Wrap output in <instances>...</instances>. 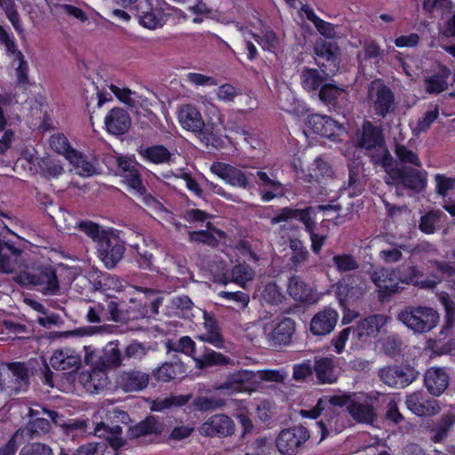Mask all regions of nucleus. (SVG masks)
Instances as JSON below:
<instances>
[{"label": "nucleus", "instance_id": "1", "mask_svg": "<svg viewBox=\"0 0 455 455\" xmlns=\"http://www.w3.org/2000/svg\"><path fill=\"white\" fill-rule=\"evenodd\" d=\"M13 280L26 287H34L44 295H55L60 291L56 269L52 265H36L18 273Z\"/></svg>", "mask_w": 455, "mask_h": 455}, {"label": "nucleus", "instance_id": "2", "mask_svg": "<svg viewBox=\"0 0 455 455\" xmlns=\"http://www.w3.org/2000/svg\"><path fill=\"white\" fill-rule=\"evenodd\" d=\"M29 386V370L24 363H0V391L8 395L25 392Z\"/></svg>", "mask_w": 455, "mask_h": 455}, {"label": "nucleus", "instance_id": "3", "mask_svg": "<svg viewBox=\"0 0 455 455\" xmlns=\"http://www.w3.org/2000/svg\"><path fill=\"white\" fill-rule=\"evenodd\" d=\"M397 319L416 334L433 330L439 323V314L428 307H407L397 314Z\"/></svg>", "mask_w": 455, "mask_h": 455}, {"label": "nucleus", "instance_id": "4", "mask_svg": "<svg viewBox=\"0 0 455 455\" xmlns=\"http://www.w3.org/2000/svg\"><path fill=\"white\" fill-rule=\"evenodd\" d=\"M355 146L368 151L372 164L375 157L380 158L384 152H389L381 128L373 125L370 121H364L362 128L356 132Z\"/></svg>", "mask_w": 455, "mask_h": 455}, {"label": "nucleus", "instance_id": "5", "mask_svg": "<svg viewBox=\"0 0 455 455\" xmlns=\"http://www.w3.org/2000/svg\"><path fill=\"white\" fill-rule=\"evenodd\" d=\"M84 351L85 363L106 372L123 365L124 357L116 342H109L100 355H97L96 350L91 347H84Z\"/></svg>", "mask_w": 455, "mask_h": 455}, {"label": "nucleus", "instance_id": "6", "mask_svg": "<svg viewBox=\"0 0 455 455\" xmlns=\"http://www.w3.org/2000/svg\"><path fill=\"white\" fill-rule=\"evenodd\" d=\"M309 437L308 430L305 427L298 425L282 430L275 439V443L282 454L295 455Z\"/></svg>", "mask_w": 455, "mask_h": 455}, {"label": "nucleus", "instance_id": "7", "mask_svg": "<svg viewBox=\"0 0 455 455\" xmlns=\"http://www.w3.org/2000/svg\"><path fill=\"white\" fill-rule=\"evenodd\" d=\"M419 372L411 365H388L378 371L379 379L386 385L403 388L418 379Z\"/></svg>", "mask_w": 455, "mask_h": 455}, {"label": "nucleus", "instance_id": "8", "mask_svg": "<svg viewBox=\"0 0 455 455\" xmlns=\"http://www.w3.org/2000/svg\"><path fill=\"white\" fill-rule=\"evenodd\" d=\"M368 100L375 114L381 117L395 109V96L392 91L380 81H373L368 88Z\"/></svg>", "mask_w": 455, "mask_h": 455}, {"label": "nucleus", "instance_id": "9", "mask_svg": "<svg viewBox=\"0 0 455 455\" xmlns=\"http://www.w3.org/2000/svg\"><path fill=\"white\" fill-rule=\"evenodd\" d=\"M377 403L375 398L355 395L347 412L356 423L371 425L378 418Z\"/></svg>", "mask_w": 455, "mask_h": 455}, {"label": "nucleus", "instance_id": "10", "mask_svg": "<svg viewBox=\"0 0 455 455\" xmlns=\"http://www.w3.org/2000/svg\"><path fill=\"white\" fill-rule=\"evenodd\" d=\"M314 52L317 65L324 69V72L331 75L337 72L339 49L336 43L320 38L315 43Z\"/></svg>", "mask_w": 455, "mask_h": 455}, {"label": "nucleus", "instance_id": "11", "mask_svg": "<svg viewBox=\"0 0 455 455\" xmlns=\"http://www.w3.org/2000/svg\"><path fill=\"white\" fill-rule=\"evenodd\" d=\"M366 283L358 273L347 275L337 283V293L342 303H354L366 292Z\"/></svg>", "mask_w": 455, "mask_h": 455}, {"label": "nucleus", "instance_id": "12", "mask_svg": "<svg viewBox=\"0 0 455 455\" xmlns=\"http://www.w3.org/2000/svg\"><path fill=\"white\" fill-rule=\"evenodd\" d=\"M100 259L108 268H113L122 259L125 247L120 238L108 233L97 245Z\"/></svg>", "mask_w": 455, "mask_h": 455}, {"label": "nucleus", "instance_id": "13", "mask_svg": "<svg viewBox=\"0 0 455 455\" xmlns=\"http://www.w3.org/2000/svg\"><path fill=\"white\" fill-rule=\"evenodd\" d=\"M211 171L230 185L243 189H251L250 179L255 177L252 172H243L240 169L224 163H213Z\"/></svg>", "mask_w": 455, "mask_h": 455}, {"label": "nucleus", "instance_id": "14", "mask_svg": "<svg viewBox=\"0 0 455 455\" xmlns=\"http://www.w3.org/2000/svg\"><path fill=\"white\" fill-rule=\"evenodd\" d=\"M235 425L226 414H215L210 417L199 427V433L208 437H227L234 435Z\"/></svg>", "mask_w": 455, "mask_h": 455}, {"label": "nucleus", "instance_id": "15", "mask_svg": "<svg viewBox=\"0 0 455 455\" xmlns=\"http://www.w3.org/2000/svg\"><path fill=\"white\" fill-rule=\"evenodd\" d=\"M150 382L149 373L138 369L118 372L116 383L125 393L140 392L146 389Z\"/></svg>", "mask_w": 455, "mask_h": 455}, {"label": "nucleus", "instance_id": "16", "mask_svg": "<svg viewBox=\"0 0 455 455\" xmlns=\"http://www.w3.org/2000/svg\"><path fill=\"white\" fill-rule=\"evenodd\" d=\"M256 372L248 370H241L229 374L226 380L214 386V390L223 395H231L235 393L247 390V385L253 382Z\"/></svg>", "mask_w": 455, "mask_h": 455}, {"label": "nucleus", "instance_id": "17", "mask_svg": "<svg viewBox=\"0 0 455 455\" xmlns=\"http://www.w3.org/2000/svg\"><path fill=\"white\" fill-rule=\"evenodd\" d=\"M405 403L410 411L418 416H432L441 411L438 402L427 397L422 391L411 393L406 396Z\"/></svg>", "mask_w": 455, "mask_h": 455}, {"label": "nucleus", "instance_id": "18", "mask_svg": "<svg viewBox=\"0 0 455 455\" xmlns=\"http://www.w3.org/2000/svg\"><path fill=\"white\" fill-rule=\"evenodd\" d=\"M179 122L184 129L192 132H200L205 143L207 145L210 143V138L203 132L204 122L201 113L195 106L189 104L181 106L179 110Z\"/></svg>", "mask_w": 455, "mask_h": 455}, {"label": "nucleus", "instance_id": "19", "mask_svg": "<svg viewBox=\"0 0 455 455\" xmlns=\"http://www.w3.org/2000/svg\"><path fill=\"white\" fill-rule=\"evenodd\" d=\"M287 292L296 301L314 304L318 300L317 294L300 276L291 275L288 279Z\"/></svg>", "mask_w": 455, "mask_h": 455}, {"label": "nucleus", "instance_id": "20", "mask_svg": "<svg viewBox=\"0 0 455 455\" xmlns=\"http://www.w3.org/2000/svg\"><path fill=\"white\" fill-rule=\"evenodd\" d=\"M263 329L271 345H287L291 342L295 331V323L292 319L287 317L277 323L274 329L268 328L267 324H265Z\"/></svg>", "mask_w": 455, "mask_h": 455}, {"label": "nucleus", "instance_id": "21", "mask_svg": "<svg viewBox=\"0 0 455 455\" xmlns=\"http://www.w3.org/2000/svg\"><path fill=\"white\" fill-rule=\"evenodd\" d=\"M450 375L446 369L441 367H431L424 375V385L427 391L435 395H441L448 387Z\"/></svg>", "mask_w": 455, "mask_h": 455}, {"label": "nucleus", "instance_id": "22", "mask_svg": "<svg viewBox=\"0 0 455 455\" xmlns=\"http://www.w3.org/2000/svg\"><path fill=\"white\" fill-rule=\"evenodd\" d=\"M314 372L319 384L336 383L339 375L338 363L331 357L315 358Z\"/></svg>", "mask_w": 455, "mask_h": 455}, {"label": "nucleus", "instance_id": "23", "mask_svg": "<svg viewBox=\"0 0 455 455\" xmlns=\"http://www.w3.org/2000/svg\"><path fill=\"white\" fill-rule=\"evenodd\" d=\"M387 323V316L371 315L354 326V338L358 340H364L368 337H376Z\"/></svg>", "mask_w": 455, "mask_h": 455}, {"label": "nucleus", "instance_id": "24", "mask_svg": "<svg viewBox=\"0 0 455 455\" xmlns=\"http://www.w3.org/2000/svg\"><path fill=\"white\" fill-rule=\"evenodd\" d=\"M370 277L382 296H391L399 291L400 287L395 280L393 270L379 267L370 273Z\"/></svg>", "mask_w": 455, "mask_h": 455}, {"label": "nucleus", "instance_id": "25", "mask_svg": "<svg viewBox=\"0 0 455 455\" xmlns=\"http://www.w3.org/2000/svg\"><path fill=\"white\" fill-rule=\"evenodd\" d=\"M338 313L331 307L315 314L310 323V331L314 335L323 336L330 333L334 329L338 321Z\"/></svg>", "mask_w": 455, "mask_h": 455}, {"label": "nucleus", "instance_id": "26", "mask_svg": "<svg viewBox=\"0 0 455 455\" xmlns=\"http://www.w3.org/2000/svg\"><path fill=\"white\" fill-rule=\"evenodd\" d=\"M204 332L196 337L197 339L203 342H208L216 347H222L224 345V339L218 321L214 315L204 311Z\"/></svg>", "mask_w": 455, "mask_h": 455}, {"label": "nucleus", "instance_id": "27", "mask_svg": "<svg viewBox=\"0 0 455 455\" xmlns=\"http://www.w3.org/2000/svg\"><path fill=\"white\" fill-rule=\"evenodd\" d=\"M131 124L130 116L120 108L111 109L105 118L107 130L115 135L125 133L131 127Z\"/></svg>", "mask_w": 455, "mask_h": 455}, {"label": "nucleus", "instance_id": "28", "mask_svg": "<svg viewBox=\"0 0 455 455\" xmlns=\"http://www.w3.org/2000/svg\"><path fill=\"white\" fill-rule=\"evenodd\" d=\"M50 363L58 371H76L80 368L81 358L70 349H60L54 351Z\"/></svg>", "mask_w": 455, "mask_h": 455}, {"label": "nucleus", "instance_id": "29", "mask_svg": "<svg viewBox=\"0 0 455 455\" xmlns=\"http://www.w3.org/2000/svg\"><path fill=\"white\" fill-rule=\"evenodd\" d=\"M307 124L315 133L326 138L336 136L337 131L340 129L336 121L329 116L318 114L309 116Z\"/></svg>", "mask_w": 455, "mask_h": 455}, {"label": "nucleus", "instance_id": "30", "mask_svg": "<svg viewBox=\"0 0 455 455\" xmlns=\"http://www.w3.org/2000/svg\"><path fill=\"white\" fill-rule=\"evenodd\" d=\"M330 75L331 73L324 72L323 68L318 70L306 68L301 71V85L306 91L317 94L321 87L328 81Z\"/></svg>", "mask_w": 455, "mask_h": 455}, {"label": "nucleus", "instance_id": "31", "mask_svg": "<svg viewBox=\"0 0 455 455\" xmlns=\"http://www.w3.org/2000/svg\"><path fill=\"white\" fill-rule=\"evenodd\" d=\"M315 210L313 207H307L303 210L285 207L281 210L279 214L272 218L271 222L277 224L290 220H299L305 225L306 228H310L314 221L312 214L315 213Z\"/></svg>", "mask_w": 455, "mask_h": 455}, {"label": "nucleus", "instance_id": "32", "mask_svg": "<svg viewBox=\"0 0 455 455\" xmlns=\"http://www.w3.org/2000/svg\"><path fill=\"white\" fill-rule=\"evenodd\" d=\"M164 431V424L156 417L148 416L137 425L131 427L128 430V435L131 439H138L148 435H160Z\"/></svg>", "mask_w": 455, "mask_h": 455}, {"label": "nucleus", "instance_id": "33", "mask_svg": "<svg viewBox=\"0 0 455 455\" xmlns=\"http://www.w3.org/2000/svg\"><path fill=\"white\" fill-rule=\"evenodd\" d=\"M401 184L406 188L420 192L427 185V172L403 165L401 167Z\"/></svg>", "mask_w": 455, "mask_h": 455}, {"label": "nucleus", "instance_id": "34", "mask_svg": "<svg viewBox=\"0 0 455 455\" xmlns=\"http://www.w3.org/2000/svg\"><path fill=\"white\" fill-rule=\"evenodd\" d=\"M347 92L344 87H339L334 84L328 83V81L321 87L317 92L319 100L326 106L337 108L339 105V100H346Z\"/></svg>", "mask_w": 455, "mask_h": 455}, {"label": "nucleus", "instance_id": "35", "mask_svg": "<svg viewBox=\"0 0 455 455\" xmlns=\"http://www.w3.org/2000/svg\"><path fill=\"white\" fill-rule=\"evenodd\" d=\"M121 434L122 427L120 426L109 427L103 422L97 424L94 428V435L100 438H104L116 451L126 443V441L122 438Z\"/></svg>", "mask_w": 455, "mask_h": 455}, {"label": "nucleus", "instance_id": "36", "mask_svg": "<svg viewBox=\"0 0 455 455\" xmlns=\"http://www.w3.org/2000/svg\"><path fill=\"white\" fill-rule=\"evenodd\" d=\"M375 159L372 164L384 169L386 172L384 180L387 185L401 184V167L394 166V158L390 152H384L380 158L375 157Z\"/></svg>", "mask_w": 455, "mask_h": 455}, {"label": "nucleus", "instance_id": "37", "mask_svg": "<svg viewBox=\"0 0 455 455\" xmlns=\"http://www.w3.org/2000/svg\"><path fill=\"white\" fill-rule=\"evenodd\" d=\"M230 361V358L223 354L204 347L202 354H199L195 363L197 369L203 370L207 367L227 365Z\"/></svg>", "mask_w": 455, "mask_h": 455}, {"label": "nucleus", "instance_id": "38", "mask_svg": "<svg viewBox=\"0 0 455 455\" xmlns=\"http://www.w3.org/2000/svg\"><path fill=\"white\" fill-rule=\"evenodd\" d=\"M20 255L21 251L20 249L0 242V272H13L17 265V259Z\"/></svg>", "mask_w": 455, "mask_h": 455}, {"label": "nucleus", "instance_id": "39", "mask_svg": "<svg viewBox=\"0 0 455 455\" xmlns=\"http://www.w3.org/2000/svg\"><path fill=\"white\" fill-rule=\"evenodd\" d=\"M139 153L146 160L156 164H169L172 157V154L163 145L140 147Z\"/></svg>", "mask_w": 455, "mask_h": 455}, {"label": "nucleus", "instance_id": "40", "mask_svg": "<svg viewBox=\"0 0 455 455\" xmlns=\"http://www.w3.org/2000/svg\"><path fill=\"white\" fill-rule=\"evenodd\" d=\"M154 373L158 380L168 382L180 377V375H184L186 368L180 360L173 357V362L163 363Z\"/></svg>", "mask_w": 455, "mask_h": 455}, {"label": "nucleus", "instance_id": "41", "mask_svg": "<svg viewBox=\"0 0 455 455\" xmlns=\"http://www.w3.org/2000/svg\"><path fill=\"white\" fill-rule=\"evenodd\" d=\"M332 267L339 274L349 272L357 273L360 267V262L353 254L339 253L331 258Z\"/></svg>", "mask_w": 455, "mask_h": 455}, {"label": "nucleus", "instance_id": "42", "mask_svg": "<svg viewBox=\"0 0 455 455\" xmlns=\"http://www.w3.org/2000/svg\"><path fill=\"white\" fill-rule=\"evenodd\" d=\"M50 431L51 423L47 419L36 418L30 420L26 427L19 429L15 433V436H18L20 434L23 436L34 438L36 436H39L42 434H47Z\"/></svg>", "mask_w": 455, "mask_h": 455}, {"label": "nucleus", "instance_id": "43", "mask_svg": "<svg viewBox=\"0 0 455 455\" xmlns=\"http://www.w3.org/2000/svg\"><path fill=\"white\" fill-rule=\"evenodd\" d=\"M68 160L80 176L90 177L96 173L94 165L76 150H71L68 153Z\"/></svg>", "mask_w": 455, "mask_h": 455}, {"label": "nucleus", "instance_id": "44", "mask_svg": "<svg viewBox=\"0 0 455 455\" xmlns=\"http://www.w3.org/2000/svg\"><path fill=\"white\" fill-rule=\"evenodd\" d=\"M394 276L401 283L405 284H417L422 273L417 266L411 264H403L393 269Z\"/></svg>", "mask_w": 455, "mask_h": 455}, {"label": "nucleus", "instance_id": "45", "mask_svg": "<svg viewBox=\"0 0 455 455\" xmlns=\"http://www.w3.org/2000/svg\"><path fill=\"white\" fill-rule=\"evenodd\" d=\"M260 299L268 305L279 306L284 299V295L279 285L275 282H269L263 286Z\"/></svg>", "mask_w": 455, "mask_h": 455}, {"label": "nucleus", "instance_id": "46", "mask_svg": "<svg viewBox=\"0 0 455 455\" xmlns=\"http://www.w3.org/2000/svg\"><path fill=\"white\" fill-rule=\"evenodd\" d=\"M168 352H181L191 356L196 362V358L198 357L195 341L188 336L181 337L178 342L172 343L168 341L166 343Z\"/></svg>", "mask_w": 455, "mask_h": 455}, {"label": "nucleus", "instance_id": "47", "mask_svg": "<svg viewBox=\"0 0 455 455\" xmlns=\"http://www.w3.org/2000/svg\"><path fill=\"white\" fill-rule=\"evenodd\" d=\"M107 384V372L95 367H92V371L90 372L85 384L86 388L92 393H99L100 390L104 389Z\"/></svg>", "mask_w": 455, "mask_h": 455}, {"label": "nucleus", "instance_id": "48", "mask_svg": "<svg viewBox=\"0 0 455 455\" xmlns=\"http://www.w3.org/2000/svg\"><path fill=\"white\" fill-rule=\"evenodd\" d=\"M193 405L198 411H207L222 408L226 405V401L220 397L197 396L193 401Z\"/></svg>", "mask_w": 455, "mask_h": 455}, {"label": "nucleus", "instance_id": "49", "mask_svg": "<svg viewBox=\"0 0 455 455\" xmlns=\"http://www.w3.org/2000/svg\"><path fill=\"white\" fill-rule=\"evenodd\" d=\"M150 350V347L144 343L133 340L129 343L124 349V360H137L140 361Z\"/></svg>", "mask_w": 455, "mask_h": 455}, {"label": "nucleus", "instance_id": "50", "mask_svg": "<svg viewBox=\"0 0 455 455\" xmlns=\"http://www.w3.org/2000/svg\"><path fill=\"white\" fill-rule=\"evenodd\" d=\"M290 248L292 251L291 261L292 267L296 270L308 258V251L303 245L300 240L292 239L290 241Z\"/></svg>", "mask_w": 455, "mask_h": 455}, {"label": "nucleus", "instance_id": "51", "mask_svg": "<svg viewBox=\"0 0 455 455\" xmlns=\"http://www.w3.org/2000/svg\"><path fill=\"white\" fill-rule=\"evenodd\" d=\"M395 154L398 161L403 164H411L416 167H421V162L417 154L405 145L395 144Z\"/></svg>", "mask_w": 455, "mask_h": 455}, {"label": "nucleus", "instance_id": "52", "mask_svg": "<svg viewBox=\"0 0 455 455\" xmlns=\"http://www.w3.org/2000/svg\"><path fill=\"white\" fill-rule=\"evenodd\" d=\"M455 422V417L451 414L443 415L439 423L432 429L434 433L432 440L435 443L442 442L446 436L450 427Z\"/></svg>", "mask_w": 455, "mask_h": 455}, {"label": "nucleus", "instance_id": "53", "mask_svg": "<svg viewBox=\"0 0 455 455\" xmlns=\"http://www.w3.org/2000/svg\"><path fill=\"white\" fill-rule=\"evenodd\" d=\"M76 226L97 243V245L101 238L108 234L106 230H101L98 224L90 220L77 222Z\"/></svg>", "mask_w": 455, "mask_h": 455}, {"label": "nucleus", "instance_id": "54", "mask_svg": "<svg viewBox=\"0 0 455 455\" xmlns=\"http://www.w3.org/2000/svg\"><path fill=\"white\" fill-rule=\"evenodd\" d=\"M313 168L310 172L311 179L316 182H321L322 180L331 178L332 170L328 163L324 162L322 158H316L313 164Z\"/></svg>", "mask_w": 455, "mask_h": 455}, {"label": "nucleus", "instance_id": "55", "mask_svg": "<svg viewBox=\"0 0 455 455\" xmlns=\"http://www.w3.org/2000/svg\"><path fill=\"white\" fill-rule=\"evenodd\" d=\"M231 276L235 283L243 286L246 282L253 279L254 270L248 265L240 264L233 267Z\"/></svg>", "mask_w": 455, "mask_h": 455}, {"label": "nucleus", "instance_id": "56", "mask_svg": "<svg viewBox=\"0 0 455 455\" xmlns=\"http://www.w3.org/2000/svg\"><path fill=\"white\" fill-rule=\"evenodd\" d=\"M41 173L46 178H55L63 172V167L51 158H43L39 163Z\"/></svg>", "mask_w": 455, "mask_h": 455}, {"label": "nucleus", "instance_id": "57", "mask_svg": "<svg viewBox=\"0 0 455 455\" xmlns=\"http://www.w3.org/2000/svg\"><path fill=\"white\" fill-rule=\"evenodd\" d=\"M186 403L187 400L181 396L157 398L152 402L150 409L154 411H164L174 405L180 406Z\"/></svg>", "mask_w": 455, "mask_h": 455}, {"label": "nucleus", "instance_id": "58", "mask_svg": "<svg viewBox=\"0 0 455 455\" xmlns=\"http://www.w3.org/2000/svg\"><path fill=\"white\" fill-rule=\"evenodd\" d=\"M442 212H429L421 217L419 228L425 234H433L435 231V224L440 220Z\"/></svg>", "mask_w": 455, "mask_h": 455}, {"label": "nucleus", "instance_id": "59", "mask_svg": "<svg viewBox=\"0 0 455 455\" xmlns=\"http://www.w3.org/2000/svg\"><path fill=\"white\" fill-rule=\"evenodd\" d=\"M121 175L125 179L128 185L137 193H139L140 195L145 194L146 188L142 184L140 174L139 173V171L136 168V166H134L126 172L121 173Z\"/></svg>", "mask_w": 455, "mask_h": 455}, {"label": "nucleus", "instance_id": "60", "mask_svg": "<svg viewBox=\"0 0 455 455\" xmlns=\"http://www.w3.org/2000/svg\"><path fill=\"white\" fill-rule=\"evenodd\" d=\"M243 39L241 46H245L248 51V59L254 60L257 57L258 52L256 44H260V37L251 31H244L243 33Z\"/></svg>", "mask_w": 455, "mask_h": 455}, {"label": "nucleus", "instance_id": "61", "mask_svg": "<svg viewBox=\"0 0 455 455\" xmlns=\"http://www.w3.org/2000/svg\"><path fill=\"white\" fill-rule=\"evenodd\" d=\"M292 378L296 381H305L307 378H312L314 373V364L309 360L293 365Z\"/></svg>", "mask_w": 455, "mask_h": 455}, {"label": "nucleus", "instance_id": "62", "mask_svg": "<svg viewBox=\"0 0 455 455\" xmlns=\"http://www.w3.org/2000/svg\"><path fill=\"white\" fill-rule=\"evenodd\" d=\"M402 344L400 338L392 335L381 340V348L386 355L394 357L400 354Z\"/></svg>", "mask_w": 455, "mask_h": 455}, {"label": "nucleus", "instance_id": "63", "mask_svg": "<svg viewBox=\"0 0 455 455\" xmlns=\"http://www.w3.org/2000/svg\"><path fill=\"white\" fill-rule=\"evenodd\" d=\"M19 455H53L52 449L43 443H33L24 446Z\"/></svg>", "mask_w": 455, "mask_h": 455}, {"label": "nucleus", "instance_id": "64", "mask_svg": "<svg viewBox=\"0 0 455 455\" xmlns=\"http://www.w3.org/2000/svg\"><path fill=\"white\" fill-rule=\"evenodd\" d=\"M106 448V443H90L81 446L72 455H103Z\"/></svg>", "mask_w": 455, "mask_h": 455}]
</instances>
